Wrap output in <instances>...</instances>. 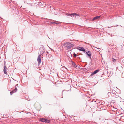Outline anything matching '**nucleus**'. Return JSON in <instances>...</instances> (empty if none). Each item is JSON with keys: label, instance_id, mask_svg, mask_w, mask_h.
<instances>
[{"label": "nucleus", "instance_id": "ddd939ff", "mask_svg": "<svg viewBox=\"0 0 124 124\" xmlns=\"http://www.w3.org/2000/svg\"><path fill=\"white\" fill-rule=\"evenodd\" d=\"M115 97L116 98H118V99L119 100H120L121 99V97H119L115 95Z\"/></svg>", "mask_w": 124, "mask_h": 124}, {"label": "nucleus", "instance_id": "2eb2a0df", "mask_svg": "<svg viewBox=\"0 0 124 124\" xmlns=\"http://www.w3.org/2000/svg\"><path fill=\"white\" fill-rule=\"evenodd\" d=\"M111 94V93L110 92H109L108 93V95L109 96Z\"/></svg>", "mask_w": 124, "mask_h": 124}, {"label": "nucleus", "instance_id": "7ed1b4c3", "mask_svg": "<svg viewBox=\"0 0 124 124\" xmlns=\"http://www.w3.org/2000/svg\"><path fill=\"white\" fill-rule=\"evenodd\" d=\"M17 89L16 87L10 92L11 95H12L14 93H16L17 91Z\"/></svg>", "mask_w": 124, "mask_h": 124}, {"label": "nucleus", "instance_id": "20e7f679", "mask_svg": "<svg viewBox=\"0 0 124 124\" xmlns=\"http://www.w3.org/2000/svg\"><path fill=\"white\" fill-rule=\"evenodd\" d=\"M7 69V68L5 64H4V67L3 71L4 73L6 74H7V72L6 71Z\"/></svg>", "mask_w": 124, "mask_h": 124}, {"label": "nucleus", "instance_id": "dca6fc26", "mask_svg": "<svg viewBox=\"0 0 124 124\" xmlns=\"http://www.w3.org/2000/svg\"><path fill=\"white\" fill-rule=\"evenodd\" d=\"M71 14H67V15L68 16H71Z\"/></svg>", "mask_w": 124, "mask_h": 124}, {"label": "nucleus", "instance_id": "f3484780", "mask_svg": "<svg viewBox=\"0 0 124 124\" xmlns=\"http://www.w3.org/2000/svg\"><path fill=\"white\" fill-rule=\"evenodd\" d=\"M91 46L94 47V48H96L98 49L96 47L94 46H93V45H91Z\"/></svg>", "mask_w": 124, "mask_h": 124}, {"label": "nucleus", "instance_id": "9b49d317", "mask_svg": "<svg viewBox=\"0 0 124 124\" xmlns=\"http://www.w3.org/2000/svg\"><path fill=\"white\" fill-rule=\"evenodd\" d=\"M50 122V121L49 120L47 119H45V122L46 123H49Z\"/></svg>", "mask_w": 124, "mask_h": 124}, {"label": "nucleus", "instance_id": "423d86ee", "mask_svg": "<svg viewBox=\"0 0 124 124\" xmlns=\"http://www.w3.org/2000/svg\"><path fill=\"white\" fill-rule=\"evenodd\" d=\"M99 70L98 69L97 70L94 72H93L91 74V75H94L96 74V73H97L98 72H99Z\"/></svg>", "mask_w": 124, "mask_h": 124}, {"label": "nucleus", "instance_id": "39448f33", "mask_svg": "<svg viewBox=\"0 0 124 124\" xmlns=\"http://www.w3.org/2000/svg\"><path fill=\"white\" fill-rule=\"evenodd\" d=\"M78 49L80 51H83L85 52V50L83 47H78Z\"/></svg>", "mask_w": 124, "mask_h": 124}, {"label": "nucleus", "instance_id": "412c9836", "mask_svg": "<svg viewBox=\"0 0 124 124\" xmlns=\"http://www.w3.org/2000/svg\"><path fill=\"white\" fill-rule=\"evenodd\" d=\"M124 101H122H122H121H121H120V102H122Z\"/></svg>", "mask_w": 124, "mask_h": 124}, {"label": "nucleus", "instance_id": "aec40b11", "mask_svg": "<svg viewBox=\"0 0 124 124\" xmlns=\"http://www.w3.org/2000/svg\"><path fill=\"white\" fill-rule=\"evenodd\" d=\"M75 15L78 16V14L76 13H74Z\"/></svg>", "mask_w": 124, "mask_h": 124}, {"label": "nucleus", "instance_id": "f03ea898", "mask_svg": "<svg viewBox=\"0 0 124 124\" xmlns=\"http://www.w3.org/2000/svg\"><path fill=\"white\" fill-rule=\"evenodd\" d=\"M41 54H40V55L38 56L37 58V60L39 65L40 64L41 61Z\"/></svg>", "mask_w": 124, "mask_h": 124}, {"label": "nucleus", "instance_id": "a211bd4d", "mask_svg": "<svg viewBox=\"0 0 124 124\" xmlns=\"http://www.w3.org/2000/svg\"><path fill=\"white\" fill-rule=\"evenodd\" d=\"M74 57H76L77 56V54H76L74 53Z\"/></svg>", "mask_w": 124, "mask_h": 124}, {"label": "nucleus", "instance_id": "5701e85b", "mask_svg": "<svg viewBox=\"0 0 124 124\" xmlns=\"http://www.w3.org/2000/svg\"><path fill=\"white\" fill-rule=\"evenodd\" d=\"M123 120H124L123 122H124V119H123Z\"/></svg>", "mask_w": 124, "mask_h": 124}, {"label": "nucleus", "instance_id": "4468645a", "mask_svg": "<svg viewBox=\"0 0 124 124\" xmlns=\"http://www.w3.org/2000/svg\"><path fill=\"white\" fill-rule=\"evenodd\" d=\"M112 60L113 62H115L116 61V60L114 58H112Z\"/></svg>", "mask_w": 124, "mask_h": 124}, {"label": "nucleus", "instance_id": "b1692460", "mask_svg": "<svg viewBox=\"0 0 124 124\" xmlns=\"http://www.w3.org/2000/svg\"><path fill=\"white\" fill-rule=\"evenodd\" d=\"M115 108L116 109V108Z\"/></svg>", "mask_w": 124, "mask_h": 124}, {"label": "nucleus", "instance_id": "0eeeda50", "mask_svg": "<svg viewBox=\"0 0 124 124\" xmlns=\"http://www.w3.org/2000/svg\"><path fill=\"white\" fill-rule=\"evenodd\" d=\"M86 53L89 57H90L91 56V54L90 51H88V52H86Z\"/></svg>", "mask_w": 124, "mask_h": 124}, {"label": "nucleus", "instance_id": "9d476101", "mask_svg": "<svg viewBox=\"0 0 124 124\" xmlns=\"http://www.w3.org/2000/svg\"><path fill=\"white\" fill-rule=\"evenodd\" d=\"M40 120L41 121L44 122L45 121V119L44 118H41Z\"/></svg>", "mask_w": 124, "mask_h": 124}, {"label": "nucleus", "instance_id": "1a4fd4ad", "mask_svg": "<svg viewBox=\"0 0 124 124\" xmlns=\"http://www.w3.org/2000/svg\"><path fill=\"white\" fill-rule=\"evenodd\" d=\"M100 17V16H98L94 17L93 19V21L94 20L98 19Z\"/></svg>", "mask_w": 124, "mask_h": 124}, {"label": "nucleus", "instance_id": "f257e3e1", "mask_svg": "<svg viewBox=\"0 0 124 124\" xmlns=\"http://www.w3.org/2000/svg\"><path fill=\"white\" fill-rule=\"evenodd\" d=\"M67 44L66 46V47L67 48V49H70L71 48H72L74 46V45L70 43H67L65 44Z\"/></svg>", "mask_w": 124, "mask_h": 124}, {"label": "nucleus", "instance_id": "6e6552de", "mask_svg": "<svg viewBox=\"0 0 124 124\" xmlns=\"http://www.w3.org/2000/svg\"><path fill=\"white\" fill-rule=\"evenodd\" d=\"M72 65L74 67V68H76L77 67V65L74 62H73L72 61Z\"/></svg>", "mask_w": 124, "mask_h": 124}, {"label": "nucleus", "instance_id": "4be33fe9", "mask_svg": "<svg viewBox=\"0 0 124 124\" xmlns=\"http://www.w3.org/2000/svg\"><path fill=\"white\" fill-rule=\"evenodd\" d=\"M89 58H90V59H91V56H90V57H89Z\"/></svg>", "mask_w": 124, "mask_h": 124}, {"label": "nucleus", "instance_id": "f8f14e48", "mask_svg": "<svg viewBox=\"0 0 124 124\" xmlns=\"http://www.w3.org/2000/svg\"><path fill=\"white\" fill-rule=\"evenodd\" d=\"M50 23H51L52 24H53V23H54L55 24H58V23H57L56 22H50Z\"/></svg>", "mask_w": 124, "mask_h": 124}, {"label": "nucleus", "instance_id": "6ab92c4d", "mask_svg": "<svg viewBox=\"0 0 124 124\" xmlns=\"http://www.w3.org/2000/svg\"><path fill=\"white\" fill-rule=\"evenodd\" d=\"M71 15H73V16L75 15L74 13H71Z\"/></svg>", "mask_w": 124, "mask_h": 124}]
</instances>
